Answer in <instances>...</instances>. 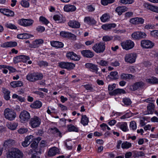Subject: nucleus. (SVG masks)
<instances>
[{"label": "nucleus", "instance_id": "31", "mask_svg": "<svg viewBox=\"0 0 158 158\" xmlns=\"http://www.w3.org/2000/svg\"><path fill=\"white\" fill-rule=\"evenodd\" d=\"M15 143V140L10 139L6 140L4 142L3 146L6 148L10 147L14 145Z\"/></svg>", "mask_w": 158, "mask_h": 158}, {"label": "nucleus", "instance_id": "52", "mask_svg": "<svg viewBox=\"0 0 158 158\" xmlns=\"http://www.w3.org/2000/svg\"><path fill=\"white\" fill-rule=\"evenodd\" d=\"M134 2V0H120L119 2L123 4H131Z\"/></svg>", "mask_w": 158, "mask_h": 158}, {"label": "nucleus", "instance_id": "64", "mask_svg": "<svg viewBox=\"0 0 158 158\" xmlns=\"http://www.w3.org/2000/svg\"><path fill=\"white\" fill-rule=\"evenodd\" d=\"M84 87L87 90L92 91L93 89V88L92 86L89 84H87L84 85Z\"/></svg>", "mask_w": 158, "mask_h": 158}, {"label": "nucleus", "instance_id": "23", "mask_svg": "<svg viewBox=\"0 0 158 158\" xmlns=\"http://www.w3.org/2000/svg\"><path fill=\"white\" fill-rule=\"evenodd\" d=\"M107 80H116L118 78V73L116 71L111 72L110 74L108 75L107 78Z\"/></svg>", "mask_w": 158, "mask_h": 158}, {"label": "nucleus", "instance_id": "47", "mask_svg": "<svg viewBox=\"0 0 158 158\" xmlns=\"http://www.w3.org/2000/svg\"><path fill=\"white\" fill-rule=\"evenodd\" d=\"M123 131L126 132L128 130L127 129V124L126 123H124L121 124L119 127Z\"/></svg>", "mask_w": 158, "mask_h": 158}, {"label": "nucleus", "instance_id": "2", "mask_svg": "<svg viewBox=\"0 0 158 158\" xmlns=\"http://www.w3.org/2000/svg\"><path fill=\"white\" fill-rule=\"evenodd\" d=\"M23 153L16 148L11 149L7 155V158H23Z\"/></svg>", "mask_w": 158, "mask_h": 158}, {"label": "nucleus", "instance_id": "63", "mask_svg": "<svg viewBox=\"0 0 158 158\" xmlns=\"http://www.w3.org/2000/svg\"><path fill=\"white\" fill-rule=\"evenodd\" d=\"M151 35L154 37H158V31L153 30L151 31Z\"/></svg>", "mask_w": 158, "mask_h": 158}, {"label": "nucleus", "instance_id": "21", "mask_svg": "<svg viewBox=\"0 0 158 158\" xmlns=\"http://www.w3.org/2000/svg\"><path fill=\"white\" fill-rule=\"evenodd\" d=\"M33 136L30 135L27 136L25 139V140L22 143V145L24 147H27L32 141Z\"/></svg>", "mask_w": 158, "mask_h": 158}, {"label": "nucleus", "instance_id": "16", "mask_svg": "<svg viewBox=\"0 0 158 158\" xmlns=\"http://www.w3.org/2000/svg\"><path fill=\"white\" fill-rule=\"evenodd\" d=\"M81 54L84 57L88 58H91L94 56L93 52L89 50H85L81 51Z\"/></svg>", "mask_w": 158, "mask_h": 158}, {"label": "nucleus", "instance_id": "17", "mask_svg": "<svg viewBox=\"0 0 158 158\" xmlns=\"http://www.w3.org/2000/svg\"><path fill=\"white\" fill-rule=\"evenodd\" d=\"M68 24L69 27L73 28H79L81 25L80 22L75 20L69 21Z\"/></svg>", "mask_w": 158, "mask_h": 158}, {"label": "nucleus", "instance_id": "20", "mask_svg": "<svg viewBox=\"0 0 158 158\" xmlns=\"http://www.w3.org/2000/svg\"><path fill=\"white\" fill-rule=\"evenodd\" d=\"M44 40L42 39L35 40L30 44V47L32 48H36L39 47L41 44L43 43Z\"/></svg>", "mask_w": 158, "mask_h": 158}, {"label": "nucleus", "instance_id": "40", "mask_svg": "<svg viewBox=\"0 0 158 158\" xmlns=\"http://www.w3.org/2000/svg\"><path fill=\"white\" fill-rule=\"evenodd\" d=\"M53 19L57 23H64L65 22L63 19L62 16L58 15H54Z\"/></svg>", "mask_w": 158, "mask_h": 158}, {"label": "nucleus", "instance_id": "9", "mask_svg": "<svg viewBox=\"0 0 158 158\" xmlns=\"http://www.w3.org/2000/svg\"><path fill=\"white\" fill-rule=\"evenodd\" d=\"M59 66L62 69L71 70L73 69L75 67V65L72 63L62 62L59 63Z\"/></svg>", "mask_w": 158, "mask_h": 158}, {"label": "nucleus", "instance_id": "46", "mask_svg": "<svg viewBox=\"0 0 158 158\" xmlns=\"http://www.w3.org/2000/svg\"><path fill=\"white\" fill-rule=\"evenodd\" d=\"M115 0H101V3L103 6L107 5L108 4H111L115 2Z\"/></svg>", "mask_w": 158, "mask_h": 158}, {"label": "nucleus", "instance_id": "37", "mask_svg": "<svg viewBox=\"0 0 158 158\" xmlns=\"http://www.w3.org/2000/svg\"><path fill=\"white\" fill-rule=\"evenodd\" d=\"M154 107L155 105L153 103H149L147 106L148 114H153Z\"/></svg>", "mask_w": 158, "mask_h": 158}, {"label": "nucleus", "instance_id": "61", "mask_svg": "<svg viewBox=\"0 0 158 158\" xmlns=\"http://www.w3.org/2000/svg\"><path fill=\"white\" fill-rule=\"evenodd\" d=\"M36 30L38 32H43L45 30V28L44 27L40 26L36 28Z\"/></svg>", "mask_w": 158, "mask_h": 158}, {"label": "nucleus", "instance_id": "30", "mask_svg": "<svg viewBox=\"0 0 158 158\" xmlns=\"http://www.w3.org/2000/svg\"><path fill=\"white\" fill-rule=\"evenodd\" d=\"M50 43L52 46L55 48H61L64 46L62 42L59 41H51Z\"/></svg>", "mask_w": 158, "mask_h": 158}, {"label": "nucleus", "instance_id": "18", "mask_svg": "<svg viewBox=\"0 0 158 158\" xmlns=\"http://www.w3.org/2000/svg\"><path fill=\"white\" fill-rule=\"evenodd\" d=\"M130 22L133 24H142L144 22V19L142 18L135 17L131 19Z\"/></svg>", "mask_w": 158, "mask_h": 158}, {"label": "nucleus", "instance_id": "24", "mask_svg": "<svg viewBox=\"0 0 158 158\" xmlns=\"http://www.w3.org/2000/svg\"><path fill=\"white\" fill-rule=\"evenodd\" d=\"M126 93L125 91L123 89L118 88L114 89L113 91L110 92L109 94L112 95H115L117 94H125Z\"/></svg>", "mask_w": 158, "mask_h": 158}, {"label": "nucleus", "instance_id": "12", "mask_svg": "<svg viewBox=\"0 0 158 158\" xmlns=\"http://www.w3.org/2000/svg\"><path fill=\"white\" fill-rule=\"evenodd\" d=\"M136 55L135 53H130L126 54L125 57L126 62L132 63L135 61Z\"/></svg>", "mask_w": 158, "mask_h": 158}, {"label": "nucleus", "instance_id": "51", "mask_svg": "<svg viewBox=\"0 0 158 158\" xmlns=\"http://www.w3.org/2000/svg\"><path fill=\"white\" fill-rule=\"evenodd\" d=\"M21 61H23L24 63H26L27 60L30 59V57L24 55H20Z\"/></svg>", "mask_w": 158, "mask_h": 158}, {"label": "nucleus", "instance_id": "7", "mask_svg": "<svg viewBox=\"0 0 158 158\" xmlns=\"http://www.w3.org/2000/svg\"><path fill=\"white\" fill-rule=\"evenodd\" d=\"M41 122V119L39 117L34 116L30 119L29 124L32 128H36L40 125Z\"/></svg>", "mask_w": 158, "mask_h": 158}, {"label": "nucleus", "instance_id": "14", "mask_svg": "<svg viewBox=\"0 0 158 158\" xmlns=\"http://www.w3.org/2000/svg\"><path fill=\"white\" fill-rule=\"evenodd\" d=\"M66 56L68 59L75 61L78 60L80 59L79 56L77 55L73 52H68L66 54Z\"/></svg>", "mask_w": 158, "mask_h": 158}, {"label": "nucleus", "instance_id": "45", "mask_svg": "<svg viewBox=\"0 0 158 158\" xmlns=\"http://www.w3.org/2000/svg\"><path fill=\"white\" fill-rule=\"evenodd\" d=\"M131 146V143L127 141L123 142L122 144V148L123 149H128Z\"/></svg>", "mask_w": 158, "mask_h": 158}, {"label": "nucleus", "instance_id": "29", "mask_svg": "<svg viewBox=\"0 0 158 158\" xmlns=\"http://www.w3.org/2000/svg\"><path fill=\"white\" fill-rule=\"evenodd\" d=\"M64 10L67 12H73L76 10V7L74 5L69 4L64 6Z\"/></svg>", "mask_w": 158, "mask_h": 158}, {"label": "nucleus", "instance_id": "44", "mask_svg": "<svg viewBox=\"0 0 158 158\" xmlns=\"http://www.w3.org/2000/svg\"><path fill=\"white\" fill-rule=\"evenodd\" d=\"M110 19V16L108 14H105L101 17L100 19L102 22H105Z\"/></svg>", "mask_w": 158, "mask_h": 158}, {"label": "nucleus", "instance_id": "32", "mask_svg": "<svg viewBox=\"0 0 158 158\" xmlns=\"http://www.w3.org/2000/svg\"><path fill=\"white\" fill-rule=\"evenodd\" d=\"M42 106V102L40 101L36 100L31 104L30 106L31 108L38 109L41 107Z\"/></svg>", "mask_w": 158, "mask_h": 158}, {"label": "nucleus", "instance_id": "10", "mask_svg": "<svg viewBox=\"0 0 158 158\" xmlns=\"http://www.w3.org/2000/svg\"><path fill=\"white\" fill-rule=\"evenodd\" d=\"M141 46L145 48H152L154 44L152 42L149 40H143L141 41Z\"/></svg>", "mask_w": 158, "mask_h": 158}, {"label": "nucleus", "instance_id": "55", "mask_svg": "<svg viewBox=\"0 0 158 158\" xmlns=\"http://www.w3.org/2000/svg\"><path fill=\"white\" fill-rule=\"evenodd\" d=\"M98 63L99 65L101 66H106L108 65L109 62L108 61L104 60H101Z\"/></svg>", "mask_w": 158, "mask_h": 158}, {"label": "nucleus", "instance_id": "38", "mask_svg": "<svg viewBox=\"0 0 158 158\" xmlns=\"http://www.w3.org/2000/svg\"><path fill=\"white\" fill-rule=\"evenodd\" d=\"M89 122L88 118L86 115H82L81 119V122L83 126H86L88 125Z\"/></svg>", "mask_w": 158, "mask_h": 158}, {"label": "nucleus", "instance_id": "54", "mask_svg": "<svg viewBox=\"0 0 158 158\" xmlns=\"http://www.w3.org/2000/svg\"><path fill=\"white\" fill-rule=\"evenodd\" d=\"M130 128L133 130H135L136 129L137 126L136 122L134 121H131L130 124Z\"/></svg>", "mask_w": 158, "mask_h": 158}, {"label": "nucleus", "instance_id": "42", "mask_svg": "<svg viewBox=\"0 0 158 158\" xmlns=\"http://www.w3.org/2000/svg\"><path fill=\"white\" fill-rule=\"evenodd\" d=\"M41 139L40 137H38L35 139L31 143L30 145L31 147L33 148H36L38 147L39 142Z\"/></svg>", "mask_w": 158, "mask_h": 158}, {"label": "nucleus", "instance_id": "53", "mask_svg": "<svg viewBox=\"0 0 158 158\" xmlns=\"http://www.w3.org/2000/svg\"><path fill=\"white\" fill-rule=\"evenodd\" d=\"M20 4L26 8L28 7L29 6V2L25 0H22L20 2Z\"/></svg>", "mask_w": 158, "mask_h": 158}, {"label": "nucleus", "instance_id": "27", "mask_svg": "<svg viewBox=\"0 0 158 158\" xmlns=\"http://www.w3.org/2000/svg\"><path fill=\"white\" fill-rule=\"evenodd\" d=\"M60 35L61 36L65 38H74L76 36L73 33L65 31H61L60 32Z\"/></svg>", "mask_w": 158, "mask_h": 158}, {"label": "nucleus", "instance_id": "39", "mask_svg": "<svg viewBox=\"0 0 158 158\" xmlns=\"http://www.w3.org/2000/svg\"><path fill=\"white\" fill-rule=\"evenodd\" d=\"M132 153L134 158L144 156H145L144 153L142 151H134L132 152Z\"/></svg>", "mask_w": 158, "mask_h": 158}, {"label": "nucleus", "instance_id": "19", "mask_svg": "<svg viewBox=\"0 0 158 158\" xmlns=\"http://www.w3.org/2000/svg\"><path fill=\"white\" fill-rule=\"evenodd\" d=\"M0 12L4 15L8 16L13 17L14 15V11L8 9H0Z\"/></svg>", "mask_w": 158, "mask_h": 158}, {"label": "nucleus", "instance_id": "34", "mask_svg": "<svg viewBox=\"0 0 158 158\" xmlns=\"http://www.w3.org/2000/svg\"><path fill=\"white\" fill-rule=\"evenodd\" d=\"M67 128L69 132L74 131L78 132L79 128L77 126H75L72 124L68 125L67 126Z\"/></svg>", "mask_w": 158, "mask_h": 158}, {"label": "nucleus", "instance_id": "36", "mask_svg": "<svg viewBox=\"0 0 158 158\" xmlns=\"http://www.w3.org/2000/svg\"><path fill=\"white\" fill-rule=\"evenodd\" d=\"M134 76L131 74L127 73H122L120 75V78L121 79L127 80L133 78Z\"/></svg>", "mask_w": 158, "mask_h": 158}, {"label": "nucleus", "instance_id": "49", "mask_svg": "<svg viewBox=\"0 0 158 158\" xmlns=\"http://www.w3.org/2000/svg\"><path fill=\"white\" fill-rule=\"evenodd\" d=\"M123 102L124 104L126 106H129L131 104V102L130 99L128 98H123Z\"/></svg>", "mask_w": 158, "mask_h": 158}, {"label": "nucleus", "instance_id": "50", "mask_svg": "<svg viewBox=\"0 0 158 158\" xmlns=\"http://www.w3.org/2000/svg\"><path fill=\"white\" fill-rule=\"evenodd\" d=\"M40 21L46 25L49 23V21L44 17L41 16L39 19Z\"/></svg>", "mask_w": 158, "mask_h": 158}, {"label": "nucleus", "instance_id": "57", "mask_svg": "<svg viewBox=\"0 0 158 158\" xmlns=\"http://www.w3.org/2000/svg\"><path fill=\"white\" fill-rule=\"evenodd\" d=\"M143 6L146 9L152 11L153 5L147 3H144L143 4Z\"/></svg>", "mask_w": 158, "mask_h": 158}, {"label": "nucleus", "instance_id": "13", "mask_svg": "<svg viewBox=\"0 0 158 158\" xmlns=\"http://www.w3.org/2000/svg\"><path fill=\"white\" fill-rule=\"evenodd\" d=\"M85 66L86 68L89 69L90 71L93 72H95L96 74H98L99 76H100V73L98 71V67L97 65L91 63H87L85 64Z\"/></svg>", "mask_w": 158, "mask_h": 158}, {"label": "nucleus", "instance_id": "43", "mask_svg": "<svg viewBox=\"0 0 158 158\" xmlns=\"http://www.w3.org/2000/svg\"><path fill=\"white\" fill-rule=\"evenodd\" d=\"M6 126L9 129L11 130H14L16 129L18 126V124L15 123H8Z\"/></svg>", "mask_w": 158, "mask_h": 158}, {"label": "nucleus", "instance_id": "4", "mask_svg": "<svg viewBox=\"0 0 158 158\" xmlns=\"http://www.w3.org/2000/svg\"><path fill=\"white\" fill-rule=\"evenodd\" d=\"M34 21L31 19H19L17 21L18 23L24 27H28L31 26Z\"/></svg>", "mask_w": 158, "mask_h": 158}, {"label": "nucleus", "instance_id": "26", "mask_svg": "<svg viewBox=\"0 0 158 158\" xmlns=\"http://www.w3.org/2000/svg\"><path fill=\"white\" fill-rule=\"evenodd\" d=\"M116 26L115 23L105 24L102 26V28L105 31L110 30L112 28H115Z\"/></svg>", "mask_w": 158, "mask_h": 158}, {"label": "nucleus", "instance_id": "8", "mask_svg": "<svg viewBox=\"0 0 158 158\" xmlns=\"http://www.w3.org/2000/svg\"><path fill=\"white\" fill-rule=\"evenodd\" d=\"M20 120L22 123L27 122L31 118L30 113L26 110L21 112L19 116Z\"/></svg>", "mask_w": 158, "mask_h": 158}, {"label": "nucleus", "instance_id": "35", "mask_svg": "<svg viewBox=\"0 0 158 158\" xmlns=\"http://www.w3.org/2000/svg\"><path fill=\"white\" fill-rule=\"evenodd\" d=\"M10 85L13 88H15L16 87H21L23 85V82L21 81H15L10 82Z\"/></svg>", "mask_w": 158, "mask_h": 158}, {"label": "nucleus", "instance_id": "48", "mask_svg": "<svg viewBox=\"0 0 158 158\" xmlns=\"http://www.w3.org/2000/svg\"><path fill=\"white\" fill-rule=\"evenodd\" d=\"M5 26L7 28L11 29H16L17 28L15 25L8 23H7L5 24Z\"/></svg>", "mask_w": 158, "mask_h": 158}, {"label": "nucleus", "instance_id": "1", "mask_svg": "<svg viewBox=\"0 0 158 158\" xmlns=\"http://www.w3.org/2000/svg\"><path fill=\"white\" fill-rule=\"evenodd\" d=\"M43 77V74L38 72L29 73L26 76L27 80L31 82L41 80Z\"/></svg>", "mask_w": 158, "mask_h": 158}, {"label": "nucleus", "instance_id": "25", "mask_svg": "<svg viewBox=\"0 0 158 158\" xmlns=\"http://www.w3.org/2000/svg\"><path fill=\"white\" fill-rule=\"evenodd\" d=\"M59 152V149L56 147H54L50 148L48 152V156L49 157H52L55 156Z\"/></svg>", "mask_w": 158, "mask_h": 158}, {"label": "nucleus", "instance_id": "33", "mask_svg": "<svg viewBox=\"0 0 158 158\" xmlns=\"http://www.w3.org/2000/svg\"><path fill=\"white\" fill-rule=\"evenodd\" d=\"M127 10V8L125 6H119L117 7L115 9V11L118 15H121L122 13L126 11Z\"/></svg>", "mask_w": 158, "mask_h": 158}, {"label": "nucleus", "instance_id": "56", "mask_svg": "<svg viewBox=\"0 0 158 158\" xmlns=\"http://www.w3.org/2000/svg\"><path fill=\"white\" fill-rule=\"evenodd\" d=\"M48 146L47 142L44 140H42L40 143V147L44 149V148Z\"/></svg>", "mask_w": 158, "mask_h": 158}, {"label": "nucleus", "instance_id": "60", "mask_svg": "<svg viewBox=\"0 0 158 158\" xmlns=\"http://www.w3.org/2000/svg\"><path fill=\"white\" fill-rule=\"evenodd\" d=\"M13 61L15 64L21 62L20 55L14 57L13 58Z\"/></svg>", "mask_w": 158, "mask_h": 158}, {"label": "nucleus", "instance_id": "15", "mask_svg": "<svg viewBox=\"0 0 158 158\" xmlns=\"http://www.w3.org/2000/svg\"><path fill=\"white\" fill-rule=\"evenodd\" d=\"M84 20L85 23L89 25H93L97 23V21L94 18L89 16L85 17Z\"/></svg>", "mask_w": 158, "mask_h": 158}, {"label": "nucleus", "instance_id": "59", "mask_svg": "<svg viewBox=\"0 0 158 158\" xmlns=\"http://www.w3.org/2000/svg\"><path fill=\"white\" fill-rule=\"evenodd\" d=\"M48 64L46 61L42 60L39 63V65L40 67H46L48 66Z\"/></svg>", "mask_w": 158, "mask_h": 158}, {"label": "nucleus", "instance_id": "5", "mask_svg": "<svg viewBox=\"0 0 158 158\" xmlns=\"http://www.w3.org/2000/svg\"><path fill=\"white\" fill-rule=\"evenodd\" d=\"M106 48L104 43L100 42L95 44L92 47L93 49L97 53H102Z\"/></svg>", "mask_w": 158, "mask_h": 158}, {"label": "nucleus", "instance_id": "22", "mask_svg": "<svg viewBox=\"0 0 158 158\" xmlns=\"http://www.w3.org/2000/svg\"><path fill=\"white\" fill-rule=\"evenodd\" d=\"M17 43L16 42L10 41L2 43L0 45L1 47L3 48L13 47L16 46Z\"/></svg>", "mask_w": 158, "mask_h": 158}, {"label": "nucleus", "instance_id": "58", "mask_svg": "<svg viewBox=\"0 0 158 158\" xmlns=\"http://www.w3.org/2000/svg\"><path fill=\"white\" fill-rule=\"evenodd\" d=\"M113 38L112 36L106 35L103 37L102 40L104 41H108L111 40L113 39Z\"/></svg>", "mask_w": 158, "mask_h": 158}, {"label": "nucleus", "instance_id": "28", "mask_svg": "<svg viewBox=\"0 0 158 158\" xmlns=\"http://www.w3.org/2000/svg\"><path fill=\"white\" fill-rule=\"evenodd\" d=\"M144 85V84L142 81L136 82L132 85V90L133 91H135L137 90L139 88L143 87Z\"/></svg>", "mask_w": 158, "mask_h": 158}, {"label": "nucleus", "instance_id": "41", "mask_svg": "<svg viewBox=\"0 0 158 158\" xmlns=\"http://www.w3.org/2000/svg\"><path fill=\"white\" fill-rule=\"evenodd\" d=\"M146 81L150 84H158V79L154 77H152L151 78L147 79Z\"/></svg>", "mask_w": 158, "mask_h": 158}, {"label": "nucleus", "instance_id": "11", "mask_svg": "<svg viewBox=\"0 0 158 158\" xmlns=\"http://www.w3.org/2000/svg\"><path fill=\"white\" fill-rule=\"evenodd\" d=\"M147 35L144 32L135 31L131 34V36L134 40H139L145 38Z\"/></svg>", "mask_w": 158, "mask_h": 158}, {"label": "nucleus", "instance_id": "3", "mask_svg": "<svg viewBox=\"0 0 158 158\" xmlns=\"http://www.w3.org/2000/svg\"><path fill=\"white\" fill-rule=\"evenodd\" d=\"M5 118L10 121L14 120L16 116L15 112L12 109L6 108L4 110Z\"/></svg>", "mask_w": 158, "mask_h": 158}, {"label": "nucleus", "instance_id": "6", "mask_svg": "<svg viewBox=\"0 0 158 158\" xmlns=\"http://www.w3.org/2000/svg\"><path fill=\"white\" fill-rule=\"evenodd\" d=\"M122 48L126 50L132 48L135 46L134 42L131 40H127L121 43Z\"/></svg>", "mask_w": 158, "mask_h": 158}, {"label": "nucleus", "instance_id": "62", "mask_svg": "<svg viewBox=\"0 0 158 158\" xmlns=\"http://www.w3.org/2000/svg\"><path fill=\"white\" fill-rule=\"evenodd\" d=\"M28 130L27 128H21L18 130V132L20 134H23L26 132Z\"/></svg>", "mask_w": 158, "mask_h": 158}]
</instances>
